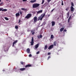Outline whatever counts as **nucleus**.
<instances>
[{
    "instance_id": "nucleus-1",
    "label": "nucleus",
    "mask_w": 76,
    "mask_h": 76,
    "mask_svg": "<svg viewBox=\"0 0 76 76\" xmlns=\"http://www.w3.org/2000/svg\"><path fill=\"white\" fill-rule=\"evenodd\" d=\"M45 13L42 14L40 16L38 17V20L39 21V20H42V18L44 17V16H45Z\"/></svg>"
},
{
    "instance_id": "nucleus-2",
    "label": "nucleus",
    "mask_w": 76,
    "mask_h": 76,
    "mask_svg": "<svg viewBox=\"0 0 76 76\" xmlns=\"http://www.w3.org/2000/svg\"><path fill=\"white\" fill-rule=\"evenodd\" d=\"M39 6V4L38 3H34L33 4V8H37Z\"/></svg>"
},
{
    "instance_id": "nucleus-3",
    "label": "nucleus",
    "mask_w": 76,
    "mask_h": 76,
    "mask_svg": "<svg viewBox=\"0 0 76 76\" xmlns=\"http://www.w3.org/2000/svg\"><path fill=\"white\" fill-rule=\"evenodd\" d=\"M32 17V14H28L26 16L25 18L28 19L29 18H31Z\"/></svg>"
},
{
    "instance_id": "nucleus-4",
    "label": "nucleus",
    "mask_w": 76,
    "mask_h": 76,
    "mask_svg": "<svg viewBox=\"0 0 76 76\" xmlns=\"http://www.w3.org/2000/svg\"><path fill=\"white\" fill-rule=\"evenodd\" d=\"M33 19L34 20V23H36V22L38 21V19H37V17L36 16L34 17Z\"/></svg>"
},
{
    "instance_id": "nucleus-5",
    "label": "nucleus",
    "mask_w": 76,
    "mask_h": 76,
    "mask_svg": "<svg viewBox=\"0 0 76 76\" xmlns=\"http://www.w3.org/2000/svg\"><path fill=\"white\" fill-rule=\"evenodd\" d=\"M34 43V38L33 37H32V39H31V42H30L31 44V45H33Z\"/></svg>"
},
{
    "instance_id": "nucleus-6",
    "label": "nucleus",
    "mask_w": 76,
    "mask_h": 76,
    "mask_svg": "<svg viewBox=\"0 0 76 76\" xmlns=\"http://www.w3.org/2000/svg\"><path fill=\"white\" fill-rule=\"evenodd\" d=\"M54 48V45H51L49 46L48 48V50H50V49H52Z\"/></svg>"
},
{
    "instance_id": "nucleus-7",
    "label": "nucleus",
    "mask_w": 76,
    "mask_h": 76,
    "mask_svg": "<svg viewBox=\"0 0 76 76\" xmlns=\"http://www.w3.org/2000/svg\"><path fill=\"white\" fill-rule=\"evenodd\" d=\"M17 42H18V40H15L13 43L12 45L13 47H14V46L15 45V44H16V43H17Z\"/></svg>"
},
{
    "instance_id": "nucleus-8",
    "label": "nucleus",
    "mask_w": 76,
    "mask_h": 76,
    "mask_svg": "<svg viewBox=\"0 0 76 76\" xmlns=\"http://www.w3.org/2000/svg\"><path fill=\"white\" fill-rule=\"evenodd\" d=\"M31 64H28L26 65L25 66V67H26V68L27 67H31Z\"/></svg>"
},
{
    "instance_id": "nucleus-9",
    "label": "nucleus",
    "mask_w": 76,
    "mask_h": 76,
    "mask_svg": "<svg viewBox=\"0 0 76 76\" xmlns=\"http://www.w3.org/2000/svg\"><path fill=\"white\" fill-rule=\"evenodd\" d=\"M52 23V26H54L55 25V24H56V23H55V21H52L51 22Z\"/></svg>"
},
{
    "instance_id": "nucleus-10",
    "label": "nucleus",
    "mask_w": 76,
    "mask_h": 76,
    "mask_svg": "<svg viewBox=\"0 0 76 76\" xmlns=\"http://www.w3.org/2000/svg\"><path fill=\"white\" fill-rule=\"evenodd\" d=\"M20 71H23L26 70V68H21L20 69Z\"/></svg>"
},
{
    "instance_id": "nucleus-11",
    "label": "nucleus",
    "mask_w": 76,
    "mask_h": 76,
    "mask_svg": "<svg viewBox=\"0 0 76 76\" xmlns=\"http://www.w3.org/2000/svg\"><path fill=\"white\" fill-rule=\"evenodd\" d=\"M70 9H71V12H74V8H73V6H71V7Z\"/></svg>"
},
{
    "instance_id": "nucleus-12",
    "label": "nucleus",
    "mask_w": 76,
    "mask_h": 76,
    "mask_svg": "<svg viewBox=\"0 0 76 76\" xmlns=\"http://www.w3.org/2000/svg\"><path fill=\"white\" fill-rule=\"evenodd\" d=\"M37 37L38 39H40V38H42V35L40 34V36H37Z\"/></svg>"
},
{
    "instance_id": "nucleus-13",
    "label": "nucleus",
    "mask_w": 76,
    "mask_h": 76,
    "mask_svg": "<svg viewBox=\"0 0 76 76\" xmlns=\"http://www.w3.org/2000/svg\"><path fill=\"white\" fill-rule=\"evenodd\" d=\"M42 13V10H39L37 12L38 14H39V13Z\"/></svg>"
},
{
    "instance_id": "nucleus-14",
    "label": "nucleus",
    "mask_w": 76,
    "mask_h": 76,
    "mask_svg": "<svg viewBox=\"0 0 76 76\" xmlns=\"http://www.w3.org/2000/svg\"><path fill=\"white\" fill-rule=\"evenodd\" d=\"M26 52L27 53H29L30 52V49L29 48H28L27 50H26Z\"/></svg>"
},
{
    "instance_id": "nucleus-15",
    "label": "nucleus",
    "mask_w": 76,
    "mask_h": 76,
    "mask_svg": "<svg viewBox=\"0 0 76 76\" xmlns=\"http://www.w3.org/2000/svg\"><path fill=\"white\" fill-rule=\"evenodd\" d=\"M39 46V44H38L35 45V48H38Z\"/></svg>"
},
{
    "instance_id": "nucleus-16",
    "label": "nucleus",
    "mask_w": 76,
    "mask_h": 76,
    "mask_svg": "<svg viewBox=\"0 0 76 76\" xmlns=\"http://www.w3.org/2000/svg\"><path fill=\"white\" fill-rule=\"evenodd\" d=\"M30 2L31 3H34L36 2V0H31L30 1Z\"/></svg>"
},
{
    "instance_id": "nucleus-17",
    "label": "nucleus",
    "mask_w": 76,
    "mask_h": 76,
    "mask_svg": "<svg viewBox=\"0 0 76 76\" xmlns=\"http://www.w3.org/2000/svg\"><path fill=\"white\" fill-rule=\"evenodd\" d=\"M15 15L16 17H18V16H20V14L19 13H17L15 14Z\"/></svg>"
},
{
    "instance_id": "nucleus-18",
    "label": "nucleus",
    "mask_w": 76,
    "mask_h": 76,
    "mask_svg": "<svg viewBox=\"0 0 76 76\" xmlns=\"http://www.w3.org/2000/svg\"><path fill=\"white\" fill-rule=\"evenodd\" d=\"M53 45H54V46H56V44H57V42H53Z\"/></svg>"
},
{
    "instance_id": "nucleus-19",
    "label": "nucleus",
    "mask_w": 76,
    "mask_h": 76,
    "mask_svg": "<svg viewBox=\"0 0 76 76\" xmlns=\"http://www.w3.org/2000/svg\"><path fill=\"white\" fill-rule=\"evenodd\" d=\"M51 39H53L54 38V35L53 34H51L50 36Z\"/></svg>"
},
{
    "instance_id": "nucleus-20",
    "label": "nucleus",
    "mask_w": 76,
    "mask_h": 76,
    "mask_svg": "<svg viewBox=\"0 0 76 76\" xmlns=\"http://www.w3.org/2000/svg\"><path fill=\"white\" fill-rule=\"evenodd\" d=\"M64 28H61L60 29V32H62L63 30H64Z\"/></svg>"
},
{
    "instance_id": "nucleus-21",
    "label": "nucleus",
    "mask_w": 76,
    "mask_h": 76,
    "mask_svg": "<svg viewBox=\"0 0 76 76\" xmlns=\"http://www.w3.org/2000/svg\"><path fill=\"white\" fill-rule=\"evenodd\" d=\"M21 9V10H24L25 11L27 10V9L24 8H22Z\"/></svg>"
},
{
    "instance_id": "nucleus-22",
    "label": "nucleus",
    "mask_w": 76,
    "mask_h": 76,
    "mask_svg": "<svg viewBox=\"0 0 76 76\" xmlns=\"http://www.w3.org/2000/svg\"><path fill=\"white\" fill-rule=\"evenodd\" d=\"M7 11V9H4L2 10V12H6Z\"/></svg>"
},
{
    "instance_id": "nucleus-23",
    "label": "nucleus",
    "mask_w": 76,
    "mask_h": 76,
    "mask_svg": "<svg viewBox=\"0 0 76 76\" xmlns=\"http://www.w3.org/2000/svg\"><path fill=\"white\" fill-rule=\"evenodd\" d=\"M47 45H45L44 48V50H47Z\"/></svg>"
},
{
    "instance_id": "nucleus-24",
    "label": "nucleus",
    "mask_w": 76,
    "mask_h": 76,
    "mask_svg": "<svg viewBox=\"0 0 76 76\" xmlns=\"http://www.w3.org/2000/svg\"><path fill=\"white\" fill-rule=\"evenodd\" d=\"M3 4V2H2L1 3H0V6H2Z\"/></svg>"
},
{
    "instance_id": "nucleus-25",
    "label": "nucleus",
    "mask_w": 76,
    "mask_h": 76,
    "mask_svg": "<svg viewBox=\"0 0 76 76\" xmlns=\"http://www.w3.org/2000/svg\"><path fill=\"white\" fill-rule=\"evenodd\" d=\"M20 15H22V13H23V11H20Z\"/></svg>"
},
{
    "instance_id": "nucleus-26",
    "label": "nucleus",
    "mask_w": 76,
    "mask_h": 76,
    "mask_svg": "<svg viewBox=\"0 0 76 76\" xmlns=\"http://www.w3.org/2000/svg\"><path fill=\"white\" fill-rule=\"evenodd\" d=\"M4 18L5 20H9V19L7 17H5Z\"/></svg>"
},
{
    "instance_id": "nucleus-27",
    "label": "nucleus",
    "mask_w": 76,
    "mask_h": 76,
    "mask_svg": "<svg viewBox=\"0 0 76 76\" xmlns=\"http://www.w3.org/2000/svg\"><path fill=\"white\" fill-rule=\"evenodd\" d=\"M69 7H67V8L66 9V11H68V10H69Z\"/></svg>"
},
{
    "instance_id": "nucleus-28",
    "label": "nucleus",
    "mask_w": 76,
    "mask_h": 76,
    "mask_svg": "<svg viewBox=\"0 0 76 76\" xmlns=\"http://www.w3.org/2000/svg\"><path fill=\"white\" fill-rule=\"evenodd\" d=\"M71 6H74V4L73 2H71Z\"/></svg>"
},
{
    "instance_id": "nucleus-29",
    "label": "nucleus",
    "mask_w": 76,
    "mask_h": 76,
    "mask_svg": "<svg viewBox=\"0 0 76 76\" xmlns=\"http://www.w3.org/2000/svg\"><path fill=\"white\" fill-rule=\"evenodd\" d=\"M45 1V0H42V4H44V3Z\"/></svg>"
},
{
    "instance_id": "nucleus-30",
    "label": "nucleus",
    "mask_w": 76,
    "mask_h": 76,
    "mask_svg": "<svg viewBox=\"0 0 76 76\" xmlns=\"http://www.w3.org/2000/svg\"><path fill=\"white\" fill-rule=\"evenodd\" d=\"M15 29H18V26H15Z\"/></svg>"
},
{
    "instance_id": "nucleus-31",
    "label": "nucleus",
    "mask_w": 76,
    "mask_h": 76,
    "mask_svg": "<svg viewBox=\"0 0 76 76\" xmlns=\"http://www.w3.org/2000/svg\"><path fill=\"white\" fill-rule=\"evenodd\" d=\"M34 32V30H31V33H33V32Z\"/></svg>"
},
{
    "instance_id": "nucleus-32",
    "label": "nucleus",
    "mask_w": 76,
    "mask_h": 76,
    "mask_svg": "<svg viewBox=\"0 0 76 76\" xmlns=\"http://www.w3.org/2000/svg\"><path fill=\"white\" fill-rule=\"evenodd\" d=\"M50 58H51V57H50V56H49L48 57V59H47L48 60V59H50Z\"/></svg>"
},
{
    "instance_id": "nucleus-33",
    "label": "nucleus",
    "mask_w": 76,
    "mask_h": 76,
    "mask_svg": "<svg viewBox=\"0 0 76 76\" xmlns=\"http://www.w3.org/2000/svg\"><path fill=\"white\" fill-rule=\"evenodd\" d=\"M20 63L21 64L23 65V64L24 63H23V62L22 61H21V62H20Z\"/></svg>"
},
{
    "instance_id": "nucleus-34",
    "label": "nucleus",
    "mask_w": 76,
    "mask_h": 76,
    "mask_svg": "<svg viewBox=\"0 0 76 76\" xmlns=\"http://www.w3.org/2000/svg\"><path fill=\"white\" fill-rule=\"evenodd\" d=\"M3 8H2H2H0V11H1V10H2H2H3Z\"/></svg>"
},
{
    "instance_id": "nucleus-35",
    "label": "nucleus",
    "mask_w": 76,
    "mask_h": 76,
    "mask_svg": "<svg viewBox=\"0 0 76 76\" xmlns=\"http://www.w3.org/2000/svg\"><path fill=\"white\" fill-rule=\"evenodd\" d=\"M32 13H33L34 14H35L36 12H35V11H33V12H32Z\"/></svg>"
},
{
    "instance_id": "nucleus-36",
    "label": "nucleus",
    "mask_w": 76,
    "mask_h": 76,
    "mask_svg": "<svg viewBox=\"0 0 76 76\" xmlns=\"http://www.w3.org/2000/svg\"><path fill=\"white\" fill-rule=\"evenodd\" d=\"M34 34H35V32H33V33H32L31 34V35H34Z\"/></svg>"
},
{
    "instance_id": "nucleus-37",
    "label": "nucleus",
    "mask_w": 76,
    "mask_h": 76,
    "mask_svg": "<svg viewBox=\"0 0 76 76\" xmlns=\"http://www.w3.org/2000/svg\"><path fill=\"white\" fill-rule=\"evenodd\" d=\"M29 56L30 57H32V55H31V54H30L29 55Z\"/></svg>"
},
{
    "instance_id": "nucleus-38",
    "label": "nucleus",
    "mask_w": 76,
    "mask_h": 76,
    "mask_svg": "<svg viewBox=\"0 0 76 76\" xmlns=\"http://www.w3.org/2000/svg\"><path fill=\"white\" fill-rule=\"evenodd\" d=\"M61 5H62V6H63V5H64L63 2V1H62Z\"/></svg>"
},
{
    "instance_id": "nucleus-39",
    "label": "nucleus",
    "mask_w": 76,
    "mask_h": 76,
    "mask_svg": "<svg viewBox=\"0 0 76 76\" xmlns=\"http://www.w3.org/2000/svg\"><path fill=\"white\" fill-rule=\"evenodd\" d=\"M51 0H48V3H50V1H51Z\"/></svg>"
},
{
    "instance_id": "nucleus-40",
    "label": "nucleus",
    "mask_w": 76,
    "mask_h": 76,
    "mask_svg": "<svg viewBox=\"0 0 76 76\" xmlns=\"http://www.w3.org/2000/svg\"><path fill=\"white\" fill-rule=\"evenodd\" d=\"M67 31V30L66 29H64V32H66Z\"/></svg>"
},
{
    "instance_id": "nucleus-41",
    "label": "nucleus",
    "mask_w": 76,
    "mask_h": 76,
    "mask_svg": "<svg viewBox=\"0 0 76 76\" xmlns=\"http://www.w3.org/2000/svg\"><path fill=\"white\" fill-rule=\"evenodd\" d=\"M39 51H38V52H37V54H39Z\"/></svg>"
},
{
    "instance_id": "nucleus-42",
    "label": "nucleus",
    "mask_w": 76,
    "mask_h": 76,
    "mask_svg": "<svg viewBox=\"0 0 76 76\" xmlns=\"http://www.w3.org/2000/svg\"><path fill=\"white\" fill-rule=\"evenodd\" d=\"M68 23H69V22H70V19H68Z\"/></svg>"
},
{
    "instance_id": "nucleus-43",
    "label": "nucleus",
    "mask_w": 76,
    "mask_h": 76,
    "mask_svg": "<svg viewBox=\"0 0 76 76\" xmlns=\"http://www.w3.org/2000/svg\"><path fill=\"white\" fill-rule=\"evenodd\" d=\"M50 54H51V53H48V55H50Z\"/></svg>"
},
{
    "instance_id": "nucleus-44",
    "label": "nucleus",
    "mask_w": 76,
    "mask_h": 76,
    "mask_svg": "<svg viewBox=\"0 0 76 76\" xmlns=\"http://www.w3.org/2000/svg\"><path fill=\"white\" fill-rule=\"evenodd\" d=\"M54 9H55V8L53 9V10H52L51 11L52 12H53V11H54Z\"/></svg>"
},
{
    "instance_id": "nucleus-45",
    "label": "nucleus",
    "mask_w": 76,
    "mask_h": 76,
    "mask_svg": "<svg viewBox=\"0 0 76 76\" xmlns=\"http://www.w3.org/2000/svg\"><path fill=\"white\" fill-rule=\"evenodd\" d=\"M69 12L67 13V15H68V17H69Z\"/></svg>"
},
{
    "instance_id": "nucleus-46",
    "label": "nucleus",
    "mask_w": 76,
    "mask_h": 76,
    "mask_svg": "<svg viewBox=\"0 0 76 76\" xmlns=\"http://www.w3.org/2000/svg\"><path fill=\"white\" fill-rule=\"evenodd\" d=\"M20 22V20H19L18 23H19Z\"/></svg>"
},
{
    "instance_id": "nucleus-47",
    "label": "nucleus",
    "mask_w": 76,
    "mask_h": 76,
    "mask_svg": "<svg viewBox=\"0 0 76 76\" xmlns=\"http://www.w3.org/2000/svg\"><path fill=\"white\" fill-rule=\"evenodd\" d=\"M23 1H27V0H23Z\"/></svg>"
},
{
    "instance_id": "nucleus-48",
    "label": "nucleus",
    "mask_w": 76,
    "mask_h": 76,
    "mask_svg": "<svg viewBox=\"0 0 76 76\" xmlns=\"http://www.w3.org/2000/svg\"><path fill=\"white\" fill-rule=\"evenodd\" d=\"M71 16H70L68 19H71Z\"/></svg>"
},
{
    "instance_id": "nucleus-49",
    "label": "nucleus",
    "mask_w": 76,
    "mask_h": 76,
    "mask_svg": "<svg viewBox=\"0 0 76 76\" xmlns=\"http://www.w3.org/2000/svg\"><path fill=\"white\" fill-rule=\"evenodd\" d=\"M47 6V4H45V7H46Z\"/></svg>"
},
{
    "instance_id": "nucleus-50",
    "label": "nucleus",
    "mask_w": 76,
    "mask_h": 76,
    "mask_svg": "<svg viewBox=\"0 0 76 76\" xmlns=\"http://www.w3.org/2000/svg\"><path fill=\"white\" fill-rule=\"evenodd\" d=\"M59 19V18H58L57 19L58 20Z\"/></svg>"
},
{
    "instance_id": "nucleus-51",
    "label": "nucleus",
    "mask_w": 76,
    "mask_h": 76,
    "mask_svg": "<svg viewBox=\"0 0 76 76\" xmlns=\"http://www.w3.org/2000/svg\"><path fill=\"white\" fill-rule=\"evenodd\" d=\"M1 0H0V3L1 2Z\"/></svg>"
},
{
    "instance_id": "nucleus-52",
    "label": "nucleus",
    "mask_w": 76,
    "mask_h": 76,
    "mask_svg": "<svg viewBox=\"0 0 76 76\" xmlns=\"http://www.w3.org/2000/svg\"><path fill=\"white\" fill-rule=\"evenodd\" d=\"M9 0H6V1H8Z\"/></svg>"
}]
</instances>
